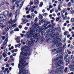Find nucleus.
Returning <instances> with one entry per match:
<instances>
[{
	"mask_svg": "<svg viewBox=\"0 0 74 74\" xmlns=\"http://www.w3.org/2000/svg\"><path fill=\"white\" fill-rule=\"evenodd\" d=\"M18 26V25H17V24H14L13 25H12V27H16V26Z\"/></svg>",
	"mask_w": 74,
	"mask_h": 74,
	"instance_id": "25",
	"label": "nucleus"
},
{
	"mask_svg": "<svg viewBox=\"0 0 74 74\" xmlns=\"http://www.w3.org/2000/svg\"><path fill=\"white\" fill-rule=\"evenodd\" d=\"M55 12L56 13H58V9H56L55 10Z\"/></svg>",
	"mask_w": 74,
	"mask_h": 74,
	"instance_id": "49",
	"label": "nucleus"
},
{
	"mask_svg": "<svg viewBox=\"0 0 74 74\" xmlns=\"http://www.w3.org/2000/svg\"><path fill=\"white\" fill-rule=\"evenodd\" d=\"M73 64H71V65H70L69 66V68L70 69V71H73V72H74V69L72 68V67H74V66H73Z\"/></svg>",
	"mask_w": 74,
	"mask_h": 74,
	"instance_id": "11",
	"label": "nucleus"
},
{
	"mask_svg": "<svg viewBox=\"0 0 74 74\" xmlns=\"http://www.w3.org/2000/svg\"><path fill=\"white\" fill-rule=\"evenodd\" d=\"M34 3L33 2L31 1L30 2V3L29 4L28 6H30V7H31V5H33V4Z\"/></svg>",
	"mask_w": 74,
	"mask_h": 74,
	"instance_id": "22",
	"label": "nucleus"
},
{
	"mask_svg": "<svg viewBox=\"0 0 74 74\" xmlns=\"http://www.w3.org/2000/svg\"><path fill=\"white\" fill-rule=\"evenodd\" d=\"M36 7L35 6H32L31 8V12H34V8H35Z\"/></svg>",
	"mask_w": 74,
	"mask_h": 74,
	"instance_id": "15",
	"label": "nucleus"
},
{
	"mask_svg": "<svg viewBox=\"0 0 74 74\" xmlns=\"http://www.w3.org/2000/svg\"><path fill=\"white\" fill-rule=\"evenodd\" d=\"M15 20H14L12 21V18H11L10 21H8V23L10 25H11V24H14V23H15L17 20V15H16L15 16Z\"/></svg>",
	"mask_w": 74,
	"mask_h": 74,
	"instance_id": "6",
	"label": "nucleus"
},
{
	"mask_svg": "<svg viewBox=\"0 0 74 74\" xmlns=\"http://www.w3.org/2000/svg\"><path fill=\"white\" fill-rule=\"evenodd\" d=\"M41 34L42 35H45V32H41Z\"/></svg>",
	"mask_w": 74,
	"mask_h": 74,
	"instance_id": "40",
	"label": "nucleus"
},
{
	"mask_svg": "<svg viewBox=\"0 0 74 74\" xmlns=\"http://www.w3.org/2000/svg\"><path fill=\"white\" fill-rule=\"evenodd\" d=\"M37 21H38V18H37V17H36L34 21V22H37Z\"/></svg>",
	"mask_w": 74,
	"mask_h": 74,
	"instance_id": "32",
	"label": "nucleus"
},
{
	"mask_svg": "<svg viewBox=\"0 0 74 74\" xmlns=\"http://www.w3.org/2000/svg\"><path fill=\"white\" fill-rule=\"evenodd\" d=\"M38 38V35H37V33H36V34H35L33 36L34 39H35L34 41L35 42H37L38 41V38Z\"/></svg>",
	"mask_w": 74,
	"mask_h": 74,
	"instance_id": "9",
	"label": "nucleus"
},
{
	"mask_svg": "<svg viewBox=\"0 0 74 74\" xmlns=\"http://www.w3.org/2000/svg\"><path fill=\"white\" fill-rule=\"evenodd\" d=\"M63 58L62 57H61L60 58L59 57L57 58L56 60V61H57V64L58 65V64H62L63 65L64 64V62L62 61H60V60H63Z\"/></svg>",
	"mask_w": 74,
	"mask_h": 74,
	"instance_id": "4",
	"label": "nucleus"
},
{
	"mask_svg": "<svg viewBox=\"0 0 74 74\" xmlns=\"http://www.w3.org/2000/svg\"><path fill=\"white\" fill-rule=\"evenodd\" d=\"M35 33L36 32L32 31V30H30V31L26 33L25 35L24 36H26L27 38L29 37L31 42L29 40H27L26 42V44L29 45H30V44H32L34 43V39L33 38L32 36H33Z\"/></svg>",
	"mask_w": 74,
	"mask_h": 74,
	"instance_id": "2",
	"label": "nucleus"
},
{
	"mask_svg": "<svg viewBox=\"0 0 74 74\" xmlns=\"http://www.w3.org/2000/svg\"><path fill=\"white\" fill-rule=\"evenodd\" d=\"M21 20L22 21H23L24 23H27V22H28V20H27V19L26 18H24V19L22 18L21 19Z\"/></svg>",
	"mask_w": 74,
	"mask_h": 74,
	"instance_id": "13",
	"label": "nucleus"
},
{
	"mask_svg": "<svg viewBox=\"0 0 74 74\" xmlns=\"http://www.w3.org/2000/svg\"><path fill=\"white\" fill-rule=\"evenodd\" d=\"M3 71H0V74H3Z\"/></svg>",
	"mask_w": 74,
	"mask_h": 74,
	"instance_id": "60",
	"label": "nucleus"
},
{
	"mask_svg": "<svg viewBox=\"0 0 74 74\" xmlns=\"http://www.w3.org/2000/svg\"><path fill=\"white\" fill-rule=\"evenodd\" d=\"M67 15H68V13H67V12H65L64 14L65 16H67Z\"/></svg>",
	"mask_w": 74,
	"mask_h": 74,
	"instance_id": "54",
	"label": "nucleus"
},
{
	"mask_svg": "<svg viewBox=\"0 0 74 74\" xmlns=\"http://www.w3.org/2000/svg\"><path fill=\"white\" fill-rule=\"evenodd\" d=\"M32 17H34V13H32L31 14Z\"/></svg>",
	"mask_w": 74,
	"mask_h": 74,
	"instance_id": "43",
	"label": "nucleus"
},
{
	"mask_svg": "<svg viewBox=\"0 0 74 74\" xmlns=\"http://www.w3.org/2000/svg\"><path fill=\"white\" fill-rule=\"evenodd\" d=\"M66 44H64L63 45V47L64 48H66Z\"/></svg>",
	"mask_w": 74,
	"mask_h": 74,
	"instance_id": "53",
	"label": "nucleus"
},
{
	"mask_svg": "<svg viewBox=\"0 0 74 74\" xmlns=\"http://www.w3.org/2000/svg\"><path fill=\"white\" fill-rule=\"evenodd\" d=\"M71 5V2H70L68 3L67 4V6L68 7H70Z\"/></svg>",
	"mask_w": 74,
	"mask_h": 74,
	"instance_id": "21",
	"label": "nucleus"
},
{
	"mask_svg": "<svg viewBox=\"0 0 74 74\" xmlns=\"http://www.w3.org/2000/svg\"><path fill=\"white\" fill-rule=\"evenodd\" d=\"M34 25H33V26H32V28H33V27H35V28H34V31L32 30V31H33V32H35V30H36L37 29V28H36V27H38L39 26V25H38V24L36 23H34Z\"/></svg>",
	"mask_w": 74,
	"mask_h": 74,
	"instance_id": "8",
	"label": "nucleus"
},
{
	"mask_svg": "<svg viewBox=\"0 0 74 74\" xmlns=\"http://www.w3.org/2000/svg\"><path fill=\"white\" fill-rule=\"evenodd\" d=\"M8 52V50H7V49H5L4 50V53H7Z\"/></svg>",
	"mask_w": 74,
	"mask_h": 74,
	"instance_id": "36",
	"label": "nucleus"
},
{
	"mask_svg": "<svg viewBox=\"0 0 74 74\" xmlns=\"http://www.w3.org/2000/svg\"><path fill=\"white\" fill-rule=\"evenodd\" d=\"M42 12L43 13H44V12H45V10L43 9L42 10Z\"/></svg>",
	"mask_w": 74,
	"mask_h": 74,
	"instance_id": "58",
	"label": "nucleus"
},
{
	"mask_svg": "<svg viewBox=\"0 0 74 74\" xmlns=\"http://www.w3.org/2000/svg\"><path fill=\"white\" fill-rule=\"evenodd\" d=\"M57 41H58V42H59L60 41V38L57 39Z\"/></svg>",
	"mask_w": 74,
	"mask_h": 74,
	"instance_id": "47",
	"label": "nucleus"
},
{
	"mask_svg": "<svg viewBox=\"0 0 74 74\" xmlns=\"http://www.w3.org/2000/svg\"><path fill=\"white\" fill-rule=\"evenodd\" d=\"M26 18H30V15H27L26 16Z\"/></svg>",
	"mask_w": 74,
	"mask_h": 74,
	"instance_id": "35",
	"label": "nucleus"
},
{
	"mask_svg": "<svg viewBox=\"0 0 74 74\" xmlns=\"http://www.w3.org/2000/svg\"><path fill=\"white\" fill-rule=\"evenodd\" d=\"M51 26V25H48L47 27V28H49V27H50Z\"/></svg>",
	"mask_w": 74,
	"mask_h": 74,
	"instance_id": "55",
	"label": "nucleus"
},
{
	"mask_svg": "<svg viewBox=\"0 0 74 74\" xmlns=\"http://www.w3.org/2000/svg\"><path fill=\"white\" fill-rule=\"evenodd\" d=\"M20 35L21 36V37H23V36H24V34H20Z\"/></svg>",
	"mask_w": 74,
	"mask_h": 74,
	"instance_id": "48",
	"label": "nucleus"
},
{
	"mask_svg": "<svg viewBox=\"0 0 74 74\" xmlns=\"http://www.w3.org/2000/svg\"><path fill=\"white\" fill-rule=\"evenodd\" d=\"M58 11H61V9L60 8V7H58Z\"/></svg>",
	"mask_w": 74,
	"mask_h": 74,
	"instance_id": "50",
	"label": "nucleus"
},
{
	"mask_svg": "<svg viewBox=\"0 0 74 74\" xmlns=\"http://www.w3.org/2000/svg\"><path fill=\"white\" fill-rule=\"evenodd\" d=\"M58 7H59L61 8V7H62V5L61 4H60Z\"/></svg>",
	"mask_w": 74,
	"mask_h": 74,
	"instance_id": "61",
	"label": "nucleus"
},
{
	"mask_svg": "<svg viewBox=\"0 0 74 74\" xmlns=\"http://www.w3.org/2000/svg\"><path fill=\"white\" fill-rule=\"evenodd\" d=\"M34 3L35 4H38L39 3V1L38 0H35L34 1Z\"/></svg>",
	"mask_w": 74,
	"mask_h": 74,
	"instance_id": "19",
	"label": "nucleus"
},
{
	"mask_svg": "<svg viewBox=\"0 0 74 74\" xmlns=\"http://www.w3.org/2000/svg\"><path fill=\"white\" fill-rule=\"evenodd\" d=\"M66 51H67V52L68 53V54L69 55H70V54H71V51H69V50H67Z\"/></svg>",
	"mask_w": 74,
	"mask_h": 74,
	"instance_id": "38",
	"label": "nucleus"
},
{
	"mask_svg": "<svg viewBox=\"0 0 74 74\" xmlns=\"http://www.w3.org/2000/svg\"><path fill=\"white\" fill-rule=\"evenodd\" d=\"M71 14H73L74 13V11L72 10L71 11Z\"/></svg>",
	"mask_w": 74,
	"mask_h": 74,
	"instance_id": "63",
	"label": "nucleus"
},
{
	"mask_svg": "<svg viewBox=\"0 0 74 74\" xmlns=\"http://www.w3.org/2000/svg\"><path fill=\"white\" fill-rule=\"evenodd\" d=\"M74 22V18H71V22Z\"/></svg>",
	"mask_w": 74,
	"mask_h": 74,
	"instance_id": "30",
	"label": "nucleus"
},
{
	"mask_svg": "<svg viewBox=\"0 0 74 74\" xmlns=\"http://www.w3.org/2000/svg\"><path fill=\"white\" fill-rule=\"evenodd\" d=\"M67 10L68 11H70V8H67Z\"/></svg>",
	"mask_w": 74,
	"mask_h": 74,
	"instance_id": "64",
	"label": "nucleus"
},
{
	"mask_svg": "<svg viewBox=\"0 0 74 74\" xmlns=\"http://www.w3.org/2000/svg\"><path fill=\"white\" fill-rule=\"evenodd\" d=\"M5 4L7 5H9V3L8 2H5Z\"/></svg>",
	"mask_w": 74,
	"mask_h": 74,
	"instance_id": "37",
	"label": "nucleus"
},
{
	"mask_svg": "<svg viewBox=\"0 0 74 74\" xmlns=\"http://www.w3.org/2000/svg\"><path fill=\"white\" fill-rule=\"evenodd\" d=\"M16 1V0H12V4H13L14 2Z\"/></svg>",
	"mask_w": 74,
	"mask_h": 74,
	"instance_id": "42",
	"label": "nucleus"
},
{
	"mask_svg": "<svg viewBox=\"0 0 74 74\" xmlns=\"http://www.w3.org/2000/svg\"><path fill=\"white\" fill-rule=\"evenodd\" d=\"M2 55L3 57H4V58H5L6 56H7V55L6 54L4 53H3V54H2Z\"/></svg>",
	"mask_w": 74,
	"mask_h": 74,
	"instance_id": "23",
	"label": "nucleus"
},
{
	"mask_svg": "<svg viewBox=\"0 0 74 74\" xmlns=\"http://www.w3.org/2000/svg\"><path fill=\"white\" fill-rule=\"evenodd\" d=\"M59 33L57 32L54 34L53 37H55V36H59Z\"/></svg>",
	"mask_w": 74,
	"mask_h": 74,
	"instance_id": "20",
	"label": "nucleus"
},
{
	"mask_svg": "<svg viewBox=\"0 0 74 74\" xmlns=\"http://www.w3.org/2000/svg\"><path fill=\"white\" fill-rule=\"evenodd\" d=\"M53 11H54V10L53 9L50 10V13H52V12H53Z\"/></svg>",
	"mask_w": 74,
	"mask_h": 74,
	"instance_id": "44",
	"label": "nucleus"
},
{
	"mask_svg": "<svg viewBox=\"0 0 74 74\" xmlns=\"http://www.w3.org/2000/svg\"><path fill=\"white\" fill-rule=\"evenodd\" d=\"M3 15H5V16H7V15H8V14L9 13V12H8V11H5L4 12H3Z\"/></svg>",
	"mask_w": 74,
	"mask_h": 74,
	"instance_id": "12",
	"label": "nucleus"
},
{
	"mask_svg": "<svg viewBox=\"0 0 74 74\" xmlns=\"http://www.w3.org/2000/svg\"><path fill=\"white\" fill-rule=\"evenodd\" d=\"M14 30V32H19V29L18 28H16Z\"/></svg>",
	"mask_w": 74,
	"mask_h": 74,
	"instance_id": "31",
	"label": "nucleus"
},
{
	"mask_svg": "<svg viewBox=\"0 0 74 74\" xmlns=\"http://www.w3.org/2000/svg\"><path fill=\"white\" fill-rule=\"evenodd\" d=\"M69 34L68 31L65 32L64 33V36H66V35H67V34Z\"/></svg>",
	"mask_w": 74,
	"mask_h": 74,
	"instance_id": "18",
	"label": "nucleus"
},
{
	"mask_svg": "<svg viewBox=\"0 0 74 74\" xmlns=\"http://www.w3.org/2000/svg\"><path fill=\"white\" fill-rule=\"evenodd\" d=\"M8 57H6V58L4 60V62H7L8 60Z\"/></svg>",
	"mask_w": 74,
	"mask_h": 74,
	"instance_id": "33",
	"label": "nucleus"
},
{
	"mask_svg": "<svg viewBox=\"0 0 74 74\" xmlns=\"http://www.w3.org/2000/svg\"><path fill=\"white\" fill-rule=\"evenodd\" d=\"M8 34H6L5 36V37H6V38L4 41L3 44V47L4 48H5V47H6V46H7V41H8Z\"/></svg>",
	"mask_w": 74,
	"mask_h": 74,
	"instance_id": "5",
	"label": "nucleus"
},
{
	"mask_svg": "<svg viewBox=\"0 0 74 74\" xmlns=\"http://www.w3.org/2000/svg\"><path fill=\"white\" fill-rule=\"evenodd\" d=\"M28 29V27H25L24 28V29H25V30H27Z\"/></svg>",
	"mask_w": 74,
	"mask_h": 74,
	"instance_id": "59",
	"label": "nucleus"
},
{
	"mask_svg": "<svg viewBox=\"0 0 74 74\" xmlns=\"http://www.w3.org/2000/svg\"><path fill=\"white\" fill-rule=\"evenodd\" d=\"M10 33L11 34H12L13 33H14V31H11L10 32Z\"/></svg>",
	"mask_w": 74,
	"mask_h": 74,
	"instance_id": "56",
	"label": "nucleus"
},
{
	"mask_svg": "<svg viewBox=\"0 0 74 74\" xmlns=\"http://www.w3.org/2000/svg\"><path fill=\"white\" fill-rule=\"evenodd\" d=\"M16 40H21V37H18L17 38H16Z\"/></svg>",
	"mask_w": 74,
	"mask_h": 74,
	"instance_id": "46",
	"label": "nucleus"
},
{
	"mask_svg": "<svg viewBox=\"0 0 74 74\" xmlns=\"http://www.w3.org/2000/svg\"><path fill=\"white\" fill-rule=\"evenodd\" d=\"M56 47H58L59 46H60V45H62V43H56Z\"/></svg>",
	"mask_w": 74,
	"mask_h": 74,
	"instance_id": "17",
	"label": "nucleus"
},
{
	"mask_svg": "<svg viewBox=\"0 0 74 74\" xmlns=\"http://www.w3.org/2000/svg\"><path fill=\"white\" fill-rule=\"evenodd\" d=\"M42 5H43V2H42L40 3V4L39 5V6L40 7H41Z\"/></svg>",
	"mask_w": 74,
	"mask_h": 74,
	"instance_id": "28",
	"label": "nucleus"
},
{
	"mask_svg": "<svg viewBox=\"0 0 74 74\" xmlns=\"http://www.w3.org/2000/svg\"><path fill=\"white\" fill-rule=\"evenodd\" d=\"M38 17L40 19H42V16L41 14H39V15Z\"/></svg>",
	"mask_w": 74,
	"mask_h": 74,
	"instance_id": "27",
	"label": "nucleus"
},
{
	"mask_svg": "<svg viewBox=\"0 0 74 74\" xmlns=\"http://www.w3.org/2000/svg\"><path fill=\"white\" fill-rule=\"evenodd\" d=\"M61 16L62 18H64V15H63V14H62L61 15Z\"/></svg>",
	"mask_w": 74,
	"mask_h": 74,
	"instance_id": "57",
	"label": "nucleus"
},
{
	"mask_svg": "<svg viewBox=\"0 0 74 74\" xmlns=\"http://www.w3.org/2000/svg\"><path fill=\"white\" fill-rule=\"evenodd\" d=\"M56 70H57V71H55L56 73H59V69H57Z\"/></svg>",
	"mask_w": 74,
	"mask_h": 74,
	"instance_id": "39",
	"label": "nucleus"
},
{
	"mask_svg": "<svg viewBox=\"0 0 74 74\" xmlns=\"http://www.w3.org/2000/svg\"><path fill=\"white\" fill-rule=\"evenodd\" d=\"M7 19V16H6L4 15V14H0V27L2 28H4L5 26L7 25V23H4V22L2 20H6ZM1 35V32L0 31V36Z\"/></svg>",
	"mask_w": 74,
	"mask_h": 74,
	"instance_id": "3",
	"label": "nucleus"
},
{
	"mask_svg": "<svg viewBox=\"0 0 74 74\" xmlns=\"http://www.w3.org/2000/svg\"><path fill=\"white\" fill-rule=\"evenodd\" d=\"M5 69V68L4 67H3L1 68V71H3V70H4V69Z\"/></svg>",
	"mask_w": 74,
	"mask_h": 74,
	"instance_id": "45",
	"label": "nucleus"
},
{
	"mask_svg": "<svg viewBox=\"0 0 74 74\" xmlns=\"http://www.w3.org/2000/svg\"><path fill=\"white\" fill-rule=\"evenodd\" d=\"M49 7L50 8H52L53 7L51 5H50L49 6Z\"/></svg>",
	"mask_w": 74,
	"mask_h": 74,
	"instance_id": "51",
	"label": "nucleus"
},
{
	"mask_svg": "<svg viewBox=\"0 0 74 74\" xmlns=\"http://www.w3.org/2000/svg\"><path fill=\"white\" fill-rule=\"evenodd\" d=\"M64 12V10H62V11L61 12L62 14H63Z\"/></svg>",
	"mask_w": 74,
	"mask_h": 74,
	"instance_id": "62",
	"label": "nucleus"
},
{
	"mask_svg": "<svg viewBox=\"0 0 74 74\" xmlns=\"http://www.w3.org/2000/svg\"><path fill=\"white\" fill-rule=\"evenodd\" d=\"M60 16L58 17L56 19V21L57 22V21H58L59 20V19H60Z\"/></svg>",
	"mask_w": 74,
	"mask_h": 74,
	"instance_id": "34",
	"label": "nucleus"
},
{
	"mask_svg": "<svg viewBox=\"0 0 74 74\" xmlns=\"http://www.w3.org/2000/svg\"><path fill=\"white\" fill-rule=\"evenodd\" d=\"M47 24H44L43 26L41 27V28L40 27V29H42V30L43 31H45V30H46L47 29H48V28L45 27L47 26Z\"/></svg>",
	"mask_w": 74,
	"mask_h": 74,
	"instance_id": "10",
	"label": "nucleus"
},
{
	"mask_svg": "<svg viewBox=\"0 0 74 74\" xmlns=\"http://www.w3.org/2000/svg\"><path fill=\"white\" fill-rule=\"evenodd\" d=\"M10 29H12V28L11 27V26L10 25H9L8 27L7 30L5 29L4 30L3 32V35H5V34H6V33H7V31H8Z\"/></svg>",
	"mask_w": 74,
	"mask_h": 74,
	"instance_id": "7",
	"label": "nucleus"
},
{
	"mask_svg": "<svg viewBox=\"0 0 74 74\" xmlns=\"http://www.w3.org/2000/svg\"><path fill=\"white\" fill-rule=\"evenodd\" d=\"M11 8L12 10H14L15 8V5H14L13 6H11Z\"/></svg>",
	"mask_w": 74,
	"mask_h": 74,
	"instance_id": "26",
	"label": "nucleus"
},
{
	"mask_svg": "<svg viewBox=\"0 0 74 74\" xmlns=\"http://www.w3.org/2000/svg\"><path fill=\"white\" fill-rule=\"evenodd\" d=\"M65 56L64 57V59H66L67 58V56H68V54H67V52H65Z\"/></svg>",
	"mask_w": 74,
	"mask_h": 74,
	"instance_id": "16",
	"label": "nucleus"
},
{
	"mask_svg": "<svg viewBox=\"0 0 74 74\" xmlns=\"http://www.w3.org/2000/svg\"><path fill=\"white\" fill-rule=\"evenodd\" d=\"M43 16H48V13H45V14H42Z\"/></svg>",
	"mask_w": 74,
	"mask_h": 74,
	"instance_id": "24",
	"label": "nucleus"
},
{
	"mask_svg": "<svg viewBox=\"0 0 74 74\" xmlns=\"http://www.w3.org/2000/svg\"><path fill=\"white\" fill-rule=\"evenodd\" d=\"M64 69V67L63 66H60V69H61V70H62V69Z\"/></svg>",
	"mask_w": 74,
	"mask_h": 74,
	"instance_id": "52",
	"label": "nucleus"
},
{
	"mask_svg": "<svg viewBox=\"0 0 74 74\" xmlns=\"http://www.w3.org/2000/svg\"><path fill=\"white\" fill-rule=\"evenodd\" d=\"M56 29H57L58 30L59 32L60 33V32H61L62 31L61 30V28H60V27H58L57 28H56Z\"/></svg>",
	"mask_w": 74,
	"mask_h": 74,
	"instance_id": "14",
	"label": "nucleus"
},
{
	"mask_svg": "<svg viewBox=\"0 0 74 74\" xmlns=\"http://www.w3.org/2000/svg\"><path fill=\"white\" fill-rule=\"evenodd\" d=\"M40 23H44V21L43 19H42V20H40Z\"/></svg>",
	"mask_w": 74,
	"mask_h": 74,
	"instance_id": "29",
	"label": "nucleus"
},
{
	"mask_svg": "<svg viewBox=\"0 0 74 74\" xmlns=\"http://www.w3.org/2000/svg\"><path fill=\"white\" fill-rule=\"evenodd\" d=\"M67 18V16H65L64 18H63V20H66Z\"/></svg>",
	"mask_w": 74,
	"mask_h": 74,
	"instance_id": "41",
	"label": "nucleus"
},
{
	"mask_svg": "<svg viewBox=\"0 0 74 74\" xmlns=\"http://www.w3.org/2000/svg\"><path fill=\"white\" fill-rule=\"evenodd\" d=\"M27 46H25L22 47L21 49V51L20 53L19 56L20 60H21V64L19 63L18 65V67L19 69H20V66L21 65L22 66H25L28 64V63H25L26 60L25 59H26L25 56H26L27 55L28 56H30L31 55V53L30 52L27 53V52H24L22 51H27Z\"/></svg>",
	"mask_w": 74,
	"mask_h": 74,
	"instance_id": "1",
	"label": "nucleus"
}]
</instances>
